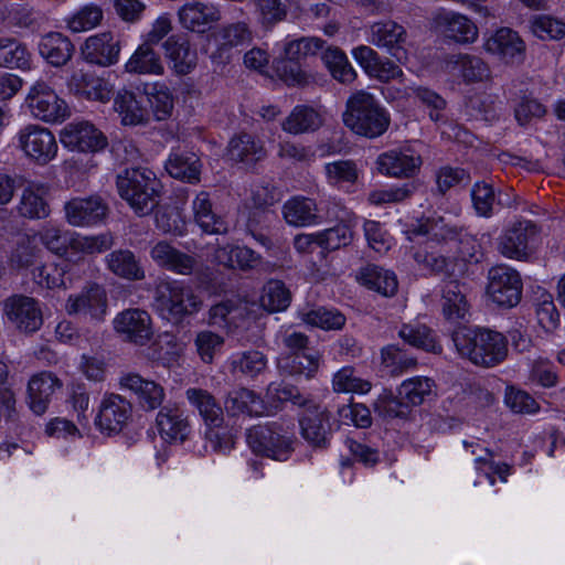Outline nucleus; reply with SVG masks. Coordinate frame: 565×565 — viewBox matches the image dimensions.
I'll list each match as a JSON object with an SVG mask.
<instances>
[{
  "mask_svg": "<svg viewBox=\"0 0 565 565\" xmlns=\"http://www.w3.org/2000/svg\"><path fill=\"white\" fill-rule=\"evenodd\" d=\"M458 354L482 367H492L508 356V340L498 332L484 328H459L452 334Z\"/></svg>",
  "mask_w": 565,
  "mask_h": 565,
  "instance_id": "obj_1",
  "label": "nucleus"
},
{
  "mask_svg": "<svg viewBox=\"0 0 565 565\" xmlns=\"http://www.w3.org/2000/svg\"><path fill=\"white\" fill-rule=\"evenodd\" d=\"M47 250L57 256H84L102 253L109 249L114 242L109 234L95 236L82 235L67 230L52 222L45 223L34 233Z\"/></svg>",
  "mask_w": 565,
  "mask_h": 565,
  "instance_id": "obj_2",
  "label": "nucleus"
},
{
  "mask_svg": "<svg viewBox=\"0 0 565 565\" xmlns=\"http://www.w3.org/2000/svg\"><path fill=\"white\" fill-rule=\"evenodd\" d=\"M343 122L354 134L372 139L388 129L391 116L379 99L361 89L349 97Z\"/></svg>",
  "mask_w": 565,
  "mask_h": 565,
  "instance_id": "obj_3",
  "label": "nucleus"
},
{
  "mask_svg": "<svg viewBox=\"0 0 565 565\" xmlns=\"http://www.w3.org/2000/svg\"><path fill=\"white\" fill-rule=\"evenodd\" d=\"M118 194L138 215H146L157 204L160 181L147 168L125 169L117 175Z\"/></svg>",
  "mask_w": 565,
  "mask_h": 565,
  "instance_id": "obj_4",
  "label": "nucleus"
},
{
  "mask_svg": "<svg viewBox=\"0 0 565 565\" xmlns=\"http://www.w3.org/2000/svg\"><path fill=\"white\" fill-rule=\"evenodd\" d=\"M292 424L285 425L278 422L255 426L247 433V443L255 454L285 461L292 451Z\"/></svg>",
  "mask_w": 565,
  "mask_h": 565,
  "instance_id": "obj_5",
  "label": "nucleus"
},
{
  "mask_svg": "<svg viewBox=\"0 0 565 565\" xmlns=\"http://www.w3.org/2000/svg\"><path fill=\"white\" fill-rule=\"evenodd\" d=\"M154 303L159 315L173 322L193 313L200 306L192 289L177 280H164L157 286Z\"/></svg>",
  "mask_w": 565,
  "mask_h": 565,
  "instance_id": "obj_6",
  "label": "nucleus"
},
{
  "mask_svg": "<svg viewBox=\"0 0 565 565\" xmlns=\"http://www.w3.org/2000/svg\"><path fill=\"white\" fill-rule=\"evenodd\" d=\"M14 141L23 156L38 166L49 164L58 152L53 131L39 124H26L21 127L14 136Z\"/></svg>",
  "mask_w": 565,
  "mask_h": 565,
  "instance_id": "obj_7",
  "label": "nucleus"
},
{
  "mask_svg": "<svg viewBox=\"0 0 565 565\" xmlns=\"http://www.w3.org/2000/svg\"><path fill=\"white\" fill-rule=\"evenodd\" d=\"M30 115L46 124H61L70 117L67 103L46 82H34L24 98Z\"/></svg>",
  "mask_w": 565,
  "mask_h": 565,
  "instance_id": "obj_8",
  "label": "nucleus"
},
{
  "mask_svg": "<svg viewBox=\"0 0 565 565\" xmlns=\"http://www.w3.org/2000/svg\"><path fill=\"white\" fill-rule=\"evenodd\" d=\"M113 329L121 341L137 347L148 345L154 337L151 315L141 308H127L113 319Z\"/></svg>",
  "mask_w": 565,
  "mask_h": 565,
  "instance_id": "obj_9",
  "label": "nucleus"
},
{
  "mask_svg": "<svg viewBox=\"0 0 565 565\" xmlns=\"http://www.w3.org/2000/svg\"><path fill=\"white\" fill-rule=\"evenodd\" d=\"M537 245L539 231L530 221L511 225L498 238L499 253L510 259H526L535 252Z\"/></svg>",
  "mask_w": 565,
  "mask_h": 565,
  "instance_id": "obj_10",
  "label": "nucleus"
},
{
  "mask_svg": "<svg viewBox=\"0 0 565 565\" xmlns=\"http://www.w3.org/2000/svg\"><path fill=\"white\" fill-rule=\"evenodd\" d=\"M70 316H77L94 322H103L108 313V297L105 288L89 284L78 292L71 294L64 305Z\"/></svg>",
  "mask_w": 565,
  "mask_h": 565,
  "instance_id": "obj_11",
  "label": "nucleus"
},
{
  "mask_svg": "<svg viewBox=\"0 0 565 565\" xmlns=\"http://www.w3.org/2000/svg\"><path fill=\"white\" fill-rule=\"evenodd\" d=\"M487 294L499 307L512 308L521 300L522 280L519 273L510 266L498 265L488 273Z\"/></svg>",
  "mask_w": 565,
  "mask_h": 565,
  "instance_id": "obj_12",
  "label": "nucleus"
},
{
  "mask_svg": "<svg viewBox=\"0 0 565 565\" xmlns=\"http://www.w3.org/2000/svg\"><path fill=\"white\" fill-rule=\"evenodd\" d=\"M132 404L120 394L106 393L100 399L95 425L106 435L121 433L132 420Z\"/></svg>",
  "mask_w": 565,
  "mask_h": 565,
  "instance_id": "obj_13",
  "label": "nucleus"
},
{
  "mask_svg": "<svg viewBox=\"0 0 565 565\" xmlns=\"http://www.w3.org/2000/svg\"><path fill=\"white\" fill-rule=\"evenodd\" d=\"M62 146L71 151L95 153L108 145L106 136L88 120H73L60 131Z\"/></svg>",
  "mask_w": 565,
  "mask_h": 565,
  "instance_id": "obj_14",
  "label": "nucleus"
},
{
  "mask_svg": "<svg viewBox=\"0 0 565 565\" xmlns=\"http://www.w3.org/2000/svg\"><path fill=\"white\" fill-rule=\"evenodd\" d=\"M3 316L19 331L32 333L39 330L43 323L40 303L36 299L13 295L3 301Z\"/></svg>",
  "mask_w": 565,
  "mask_h": 565,
  "instance_id": "obj_15",
  "label": "nucleus"
},
{
  "mask_svg": "<svg viewBox=\"0 0 565 565\" xmlns=\"http://www.w3.org/2000/svg\"><path fill=\"white\" fill-rule=\"evenodd\" d=\"M121 390L128 391L137 405L145 412H154L160 408L166 399L164 387L150 379L141 376L139 373L129 372L119 380Z\"/></svg>",
  "mask_w": 565,
  "mask_h": 565,
  "instance_id": "obj_16",
  "label": "nucleus"
},
{
  "mask_svg": "<svg viewBox=\"0 0 565 565\" xmlns=\"http://www.w3.org/2000/svg\"><path fill=\"white\" fill-rule=\"evenodd\" d=\"M67 87L74 95L93 102L106 104L114 94V84L93 72L74 70L67 81Z\"/></svg>",
  "mask_w": 565,
  "mask_h": 565,
  "instance_id": "obj_17",
  "label": "nucleus"
},
{
  "mask_svg": "<svg viewBox=\"0 0 565 565\" xmlns=\"http://www.w3.org/2000/svg\"><path fill=\"white\" fill-rule=\"evenodd\" d=\"M107 212V204L97 195L73 198L64 205L65 220L76 227L97 225L106 218Z\"/></svg>",
  "mask_w": 565,
  "mask_h": 565,
  "instance_id": "obj_18",
  "label": "nucleus"
},
{
  "mask_svg": "<svg viewBox=\"0 0 565 565\" xmlns=\"http://www.w3.org/2000/svg\"><path fill=\"white\" fill-rule=\"evenodd\" d=\"M307 404L299 418L301 436L312 446L322 447L331 433L330 413L315 401Z\"/></svg>",
  "mask_w": 565,
  "mask_h": 565,
  "instance_id": "obj_19",
  "label": "nucleus"
},
{
  "mask_svg": "<svg viewBox=\"0 0 565 565\" xmlns=\"http://www.w3.org/2000/svg\"><path fill=\"white\" fill-rule=\"evenodd\" d=\"M441 68L449 76L467 84L484 82L491 76L490 68L483 60L470 54L448 55Z\"/></svg>",
  "mask_w": 565,
  "mask_h": 565,
  "instance_id": "obj_20",
  "label": "nucleus"
},
{
  "mask_svg": "<svg viewBox=\"0 0 565 565\" xmlns=\"http://www.w3.org/2000/svg\"><path fill=\"white\" fill-rule=\"evenodd\" d=\"M422 157L409 148L393 149L379 156L377 169L393 178H412L422 167Z\"/></svg>",
  "mask_w": 565,
  "mask_h": 565,
  "instance_id": "obj_21",
  "label": "nucleus"
},
{
  "mask_svg": "<svg viewBox=\"0 0 565 565\" xmlns=\"http://www.w3.org/2000/svg\"><path fill=\"white\" fill-rule=\"evenodd\" d=\"M216 51L211 57L225 64L231 61L232 50L252 41V31L245 22H235L221 26L212 34Z\"/></svg>",
  "mask_w": 565,
  "mask_h": 565,
  "instance_id": "obj_22",
  "label": "nucleus"
},
{
  "mask_svg": "<svg viewBox=\"0 0 565 565\" xmlns=\"http://www.w3.org/2000/svg\"><path fill=\"white\" fill-rule=\"evenodd\" d=\"M406 38L404 26L391 20L375 22L370 26L369 41L380 49H385L399 62L406 58Z\"/></svg>",
  "mask_w": 565,
  "mask_h": 565,
  "instance_id": "obj_23",
  "label": "nucleus"
},
{
  "mask_svg": "<svg viewBox=\"0 0 565 565\" xmlns=\"http://www.w3.org/2000/svg\"><path fill=\"white\" fill-rule=\"evenodd\" d=\"M81 52L84 60L89 63L110 66L119 60L120 42L111 32H102L87 38Z\"/></svg>",
  "mask_w": 565,
  "mask_h": 565,
  "instance_id": "obj_24",
  "label": "nucleus"
},
{
  "mask_svg": "<svg viewBox=\"0 0 565 565\" xmlns=\"http://www.w3.org/2000/svg\"><path fill=\"white\" fill-rule=\"evenodd\" d=\"M49 186L42 182H29L21 191L17 212L28 220L46 218L50 213Z\"/></svg>",
  "mask_w": 565,
  "mask_h": 565,
  "instance_id": "obj_25",
  "label": "nucleus"
},
{
  "mask_svg": "<svg viewBox=\"0 0 565 565\" xmlns=\"http://www.w3.org/2000/svg\"><path fill=\"white\" fill-rule=\"evenodd\" d=\"M483 49L505 63H513L522 58L525 46L516 32L501 28L484 39Z\"/></svg>",
  "mask_w": 565,
  "mask_h": 565,
  "instance_id": "obj_26",
  "label": "nucleus"
},
{
  "mask_svg": "<svg viewBox=\"0 0 565 565\" xmlns=\"http://www.w3.org/2000/svg\"><path fill=\"white\" fill-rule=\"evenodd\" d=\"M220 19V11L214 6L201 1L186 2L178 10L179 23L191 32L204 33Z\"/></svg>",
  "mask_w": 565,
  "mask_h": 565,
  "instance_id": "obj_27",
  "label": "nucleus"
},
{
  "mask_svg": "<svg viewBox=\"0 0 565 565\" xmlns=\"http://www.w3.org/2000/svg\"><path fill=\"white\" fill-rule=\"evenodd\" d=\"M62 382L51 372L34 374L28 383V403L31 411L36 415L46 412L52 396L61 390Z\"/></svg>",
  "mask_w": 565,
  "mask_h": 565,
  "instance_id": "obj_28",
  "label": "nucleus"
},
{
  "mask_svg": "<svg viewBox=\"0 0 565 565\" xmlns=\"http://www.w3.org/2000/svg\"><path fill=\"white\" fill-rule=\"evenodd\" d=\"M160 437L167 443H183L191 431L188 416L177 407H161L156 417Z\"/></svg>",
  "mask_w": 565,
  "mask_h": 565,
  "instance_id": "obj_29",
  "label": "nucleus"
},
{
  "mask_svg": "<svg viewBox=\"0 0 565 565\" xmlns=\"http://www.w3.org/2000/svg\"><path fill=\"white\" fill-rule=\"evenodd\" d=\"M356 63L371 76L388 82L403 75L402 68L388 60H382L370 46L360 45L352 51Z\"/></svg>",
  "mask_w": 565,
  "mask_h": 565,
  "instance_id": "obj_30",
  "label": "nucleus"
},
{
  "mask_svg": "<svg viewBox=\"0 0 565 565\" xmlns=\"http://www.w3.org/2000/svg\"><path fill=\"white\" fill-rule=\"evenodd\" d=\"M195 224L206 234H225L228 223L213 210L211 195L206 191L196 193L191 204Z\"/></svg>",
  "mask_w": 565,
  "mask_h": 565,
  "instance_id": "obj_31",
  "label": "nucleus"
},
{
  "mask_svg": "<svg viewBox=\"0 0 565 565\" xmlns=\"http://www.w3.org/2000/svg\"><path fill=\"white\" fill-rule=\"evenodd\" d=\"M436 23L445 36L460 44H470L478 39V28L472 20L458 12L438 14Z\"/></svg>",
  "mask_w": 565,
  "mask_h": 565,
  "instance_id": "obj_32",
  "label": "nucleus"
},
{
  "mask_svg": "<svg viewBox=\"0 0 565 565\" xmlns=\"http://www.w3.org/2000/svg\"><path fill=\"white\" fill-rule=\"evenodd\" d=\"M224 408L230 416H268L270 411L264 401L247 388H237L228 393Z\"/></svg>",
  "mask_w": 565,
  "mask_h": 565,
  "instance_id": "obj_33",
  "label": "nucleus"
},
{
  "mask_svg": "<svg viewBox=\"0 0 565 565\" xmlns=\"http://www.w3.org/2000/svg\"><path fill=\"white\" fill-rule=\"evenodd\" d=\"M114 110L124 126H139L148 122L149 113L142 98L128 89H120L114 98Z\"/></svg>",
  "mask_w": 565,
  "mask_h": 565,
  "instance_id": "obj_34",
  "label": "nucleus"
},
{
  "mask_svg": "<svg viewBox=\"0 0 565 565\" xmlns=\"http://www.w3.org/2000/svg\"><path fill=\"white\" fill-rule=\"evenodd\" d=\"M152 260L161 267L180 275H190L195 267V259L178 250L168 242L160 241L150 250Z\"/></svg>",
  "mask_w": 565,
  "mask_h": 565,
  "instance_id": "obj_35",
  "label": "nucleus"
},
{
  "mask_svg": "<svg viewBox=\"0 0 565 565\" xmlns=\"http://www.w3.org/2000/svg\"><path fill=\"white\" fill-rule=\"evenodd\" d=\"M163 50L171 68L177 74H189L196 66L198 53L188 40L172 35L163 43Z\"/></svg>",
  "mask_w": 565,
  "mask_h": 565,
  "instance_id": "obj_36",
  "label": "nucleus"
},
{
  "mask_svg": "<svg viewBox=\"0 0 565 565\" xmlns=\"http://www.w3.org/2000/svg\"><path fill=\"white\" fill-rule=\"evenodd\" d=\"M467 289L456 279L445 282L441 296V310L445 319L457 322L466 318L469 312Z\"/></svg>",
  "mask_w": 565,
  "mask_h": 565,
  "instance_id": "obj_37",
  "label": "nucleus"
},
{
  "mask_svg": "<svg viewBox=\"0 0 565 565\" xmlns=\"http://www.w3.org/2000/svg\"><path fill=\"white\" fill-rule=\"evenodd\" d=\"M266 151L262 141L248 134H239L233 137L227 146L226 157L230 161L254 164L264 159Z\"/></svg>",
  "mask_w": 565,
  "mask_h": 565,
  "instance_id": "obj_38",
  "label": "nucleus"
},
{
  "mask_svg": "<svg viewBox=\"0 0 565 565\" xmlns=\"http://www.w3.org/2000/svg\"><path fill=\"white\" fill-rule=\"evenodd\" d=\"M409 241L418 244L452 239L457 236L455 226L448 224L441 216L428 217L422 221L418 226L406 232Z\"/></svg>",
  "mask_w": 565,
  "mask_h": 565,
  "instance_id": "obj_39",
  "label": "nucleus"
},
{
  "mask_svg": "<svg viewBox=\"0 0 565 565\" xmlns=\"http://www.w3.org/2000/svg\"><path fill=\"white\" fill-rule=\"evenodd\" d=\"M213 262L227 268L248 270L260 265L262 257L246 246L225 245L214 250Z\"/></svg>",
  "mask_w": 565,
  "mask_h": 565,
  "instance_id": "obj_40",
  "label": "nucleus"
},
{
  "mask_svg": "<svg viewBox=\"0 0 565 565\" xmlns=\"http://www.w3.org/2000/svg\"><path fill=\"white\" fill-rule=\"evenodd\" d=\"M43 252L38 243V235L32 233L21 235L10 252L9 266L18 271L26 270L34 266L42 257Z\"/></svg>",
  "mask_w": 565,
  "mask_h": 565,
  "instance_id": "obj_41",
  "label": "nucleus"
},
{
  "mask_svg": "<svg viewBox=\"0 0 565 565\" xmlns=\"http://www.w3.org/2000/svg\"><path fill=\"white\" fill-rule=\"evenodd\" d=\"M38 47L40 55L53 66L66 64L74 51L70 39L58 32H50L43 35Z\"/></svg>",
  "mask_w": 565,
  "mask_h": 565,
  "instance_id": "obj_42",
  "label": "nucleus"
},
{
  "mask_svg": "<svg viewBox=\"0 0 565 565\" xmlns=\"http://www.w3.org/2000/svg\"><path fill=\"white\" fill-rule=\"evenodd\" d=\"M185 397L190 406L198 411L207 426H221L223 423V409L209 391L190 387L185 391Z\"/></svg>",
  "mask_w": 565,
  "mask_h": 565,
  "instance_id": "obj_43",
  "label": "nucleus"
},
{
  "mask_svg": "<svg viewBox=\"0 0 565 565\" xmlns=\"http://www.w3.org/2000/svg\"><path fill=\"white\" fill-rule=\"evenodd\" d=\"M323 124L321 114L313 107L299 105L281 122V129L290 135L316 131Z\"/></svg>",
  "mask_w": 565,
  "mask_h": 565,
  "instance_id": "obj_44",
  "label": "nucleus"
},
{
  "mask_svg": "<svg viewBox=\"0 0 565 565\" xmlns=\"http://www.w3.org/2000/svg\"><path fill=\"white\" fill-rule=\"evenodd\" d=\"M0 67L29 71L32 67V54L26 45L14 38H0Z\"/></svg>",
  "mask_w": 565,
  "mask_h": 565,
  "instance_id": "obj_45",
  "label": "nucleus"
},
{
  "mask_svg": "<svg viewBox=\"0 0 565 565\" xmlns=\"http://www.w3.org/2000/svg\"><path fill=\"white\" fill-rule=\"evenodd\" d=\"M125 71L130 74L162 75L164 67L152 45L143 42L125 63Z\"/></svg>",
  "mask_w": 565,
  "mask_h": 565,
  "instance_id": "obj_46",
  "label": "nucleus"
},
{
  "mask_svg": "<svg viewBox=\"0 0 565 565\" xmlns=\"http://www.w3.org/2000/svg\"><path fill=\"white\" fill-rule=\"evenodd\" d=\"M107 268L117 277L126 280H141L145 270L135 254L128 249H118L106 256Z\"/></svg>",
  "mask_w": 565,
  "mask_h": 565,
  "instance_id": "obj_47",
  "label": "nucleus"
},
{
  "mask_svg": "<svg viewBox=\"0 0 565 565\" xmlns=\"http://www.w3.org/2000/svg\"><path fill=\"white\" fill-rule=\"evenodd\" d=\"M164 167L167 172L174 179L190 183L200 180L201 163L194 153L173 151L167 159Z\"/></svg>",
  "mask_w": 565,
  "mask_h": 565,
  "instance_id": "obj_48",
  "label": "nucleus"
},
{
  "mask_svg": "<svg viewBox=\"0 0 565 565\" xmlns=\"http://www.w3.org/2000/svg\"><path fill=\"white\" fill-rule=\"evenodd\" d=\"M320 361L321 354L318 351H308L294 356H279L277 366L281 373L311 379L318 372Z\"/></svg>",
  "mask_w": 565,
  "mask_h": 565,
  "instance_id": "obj_49",
  "label": "nucleus"
},
{
  "mask_svg": "<svg viewBox=\"0 0 565 565\" xmlns=\"http://www.w3.org/2000/svg\"><path fill=\"white\" fill-rule=\"evenodd\" d=\"M285 221L292 226H308L318 222L317 204L308 198L295 196L282 206Z\"/></svg>",
  "mask_w": 565,
  "mask_h": 565,
  "instance_id": "obj_50",
  "label": "nucleus"
},
{
  "mask_svg": "<svg viewBox=\"0 0 565 565\" xmlns=\"http://www.w3.org/2000/svg\"><path fill=\"white\" fill-rule=\"evenodd\" d=\"M359 281L379 294L390 297L397 290V278L391 270L375 265H367L362 268L358 276Z\"/></svg>",
  "mask_w": 565,
  "mask_h": 565,
  "instance_id": "obj_51",
  "label": "nucleus"
},
{
  "mask_svg": "<svg viewBox=\"0 0 565 565\" xmlns=\"http://www.w3.org/2000/svg\"><path fill=\"white\" fill-rule=\"evenodd\" d=\"M435 382L427 376H414L402 382L398 396L406 405L417 406L435 395Z\"/></svg>",
  "mask_w": 565,
  "mask_h": 565,
  "instance_id": "obj_52",
  "label": "nucleus"
},
{
  "mask_svg": "<svg viewBox=\"0 0 565 565\" xmlns=\"http://www.w3.org/2000/svg\"><path fill=\"white\" fill-rule=\"evenodd\" d=\"M465 255H462L461 260H452L446 258L444 255L437 254L435 252H429L427 247L424 249H418L414 253V259L423 265L424 268L430 269L436 273H443L448 277L457 276L465 270L466 264L463 262Z\"/></svg>",
  "mask_w": 565,
  "mask_h": 565,
  "instance_id": "obj_53",
  "label": "nucleus"
},
{
  "mask_svg": "<svg viewBox=\"0 0 565 565\" xmlns=\"http://www.w3.org/2000/svg\"><path fill=\"white\" fill-rule=\"evenodd\" d=\"M143 90L157 120H164L171 116L174 98L171 89L164 83L146 84Z\"/></svg>",
  "mask_w": 565,
  "mask_h": 565,
  "instance_id": "obj_54",
  "label": "nucleus"
},
{
  "mask_svg": "<svg viewBox=\"0 0 565 565\" xmlns=\"http://www.w3.org/2000/svg\"><path fill=\"white\" fill-rule=\"evenodd\" d=\"M103 9L95 3H86L66 18V26L73 33L90 31L100 25Z\"/></svg>",
  "mask_w": 565,
  "mask_h": 565,
  "instance_id": "obj_55",
  "label": "nucleus"
},
{
  "mask_svg": "<svg viewBox=\"0 0 565 565\" xmlns=\"http://www.w3.org/2000/svg\"><path fill=\"white\" fill-rule=\"evenodd\" d=\"M331 76L340 83L350 84L356 77V72L349 62L345 53L339 47H328L321 56Z\"/></svg>",
  "mask_w": 565,
  "mask_h": 565,
  "instance_id": "obj_56",
  "label": "nucleus"
},
{
  "mask_svg": "<svg viewBox=\"0 0 565 565\" xmlns=\"http://www.w3.org/2000/svg\"><path fill=\"white\" fill-rule=\"evenodd\" d=\"M291 301V294L286 285L276 279L268 280L259 296V305L268 312L286 310Z\"/></svg>",
  "mask_w": 565,
  "mask_h": 565,
  "instance_id": "obj_57",
  "label": "nucleus"
},
{
  "mask_svg": "<svg viewBox=\"0 0 565 565\" xmlns=\"http://www.w3.org/2000/svg\"><path fill=\"white\" fill-rule=\"evenodd\" d=\"M414 96L418 102L429 108V117L434 121H438L441 119V110L446 107L445 99L426 87L420 86H412L406 87L403 90L397 89L393 98H409Z\"/></svg>",
  "mask_w": 565,
  "mask_h": 565,
  "instance_id": "obj_58",
  "label": "nucleus"
},
{
  "mask_svg": "<svg viewBox=\"0 0 565 565\" xmlns=\"http://www.w3.org/2000/svg\"><path fill=\"white\" fill-rule=\"evenodd\" d=\"M266 355L258 350H247L234 354L231 360L232 371L255 379L267 367Z\"/></svg>",
  "mask_w": 565,
  "mask_h": 565,
  "instance_id": "obj_59",
  "label": "nucleus"
},
{
  "mask_svg": "<svg viewBox=\"0 0 565 565\" xmlns=\"http://www.w3.org/2000/svg\"><path fill=\"white\" fill-rule=\"evenodd\" d=\"M244 317V308L238 300L222 301L210 309L209 323L224 329L237 327Z\"/></svg>",
  "mask_w": 565,
  "mask_h": 565,
  "instance_id": "obj_60",
  "label": "nucleus"
},
{
  "mask_svg": "<svg viewBox=\"0 0 565 565\" xmlns=\"http://www.w3.org/2000/svg\"><path fill=\"white\" fill-rule=\"evenodd\" d=\"M399 337L414 348L433 353L441 352V345L424 324H405L399 330Z\"/></svg>",
  "mask_w": 565,
  "mask_h": 565,
  "instance_id": "obj_61",
  "label": "nucleus"
},
{
  "mask_svg": "<svg viewBox=\"0 0 565 565\" xmlns=\"http://www.w3.org/2000/svg\"><path fill=\"white\" fill-rule=\"evenodd\" d=\"M266 398L270 415L278 409L279 404L282 402L290 401L295 405L306 407L308 405L307 402L312 401L303 397L296 387L284 383H270L267 387Z\"/></svg>",
  "mask_w": 565,
  "mask_h": 565,
  "instance_id": "obj_62",
  "label": "nucleus"
},
{
  "mask_svg": "<svg viewBox=\"0 0 565 565\" xmlns=\"http://www.w3.org/2000/svg\"><path fill=\"white\" fill-rule=\"evenodd\" d=\"M301 321L323 330H339L345 323V317L338 310L317 308L299 312Z\"/></svg>",
  "mask_w": 565,
  "mask_h": 565,
  "instance_id": "obj_63",
  "label": "nucleus"
},
{
  "mask_svg": "<svg viewBox=\"0 0 565 565\" xmlns=\"http://www.w3.org/2000/svg\"><path fill=\"white\" fill-rule=\"evenodd\" d=\"M281 55L299 62L307 56L317 54L323 46L318 38L286 39L280 44Z\"/></svg>",
  "mask_w": 565,
  "mask_h": 565,
  "instance_id": "obj_64",
  "label": "nucleus"
}]
</instances>
